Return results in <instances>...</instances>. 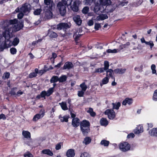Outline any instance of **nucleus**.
Masks as SVG:
<instances>
[{
	"instance_id": "39",
	"label": "nucleus",
	"mask_w": 157,
	"mask_h": 157,
	"mask_svg": "<svg viewBox=\"0 0 157 157\" xmlns=\"http://www.w3.org/2000/svg\"><path fill=\"white\" fill-rule=\"evenodd\" d=\"M72 2V0H62L61 2L66 5L67 6L71 5Z\"/></svg>"
},
{
	"instance_id": "14",
	"label": "nucleus",
	"mask_w": 157,
	"mask_h": 157,
	"mask_svg": "<svg viewBox=\"0 0 157 157\" xmlns=\"http://www.w3.org/2000/svg\"><path fill=\"white\" fill-rule=\"evenodd\" d=\"M44 2L45 4L46 5V8L52 9V7L54 6V4L51 0H44Z\"/></svg>"
},
{
	"instance_id": "62",
	"label": "nucleus",
	"mask_w": 157,
	"mask_h": 157,
	"mask_svg": "<svg viewBox=\"0 0 157 157\" xmlns=\"http://www.w3.org/2000/svg\"><path fill=\"white\" fill-rule=\"evenodd\" d=\"M135 136V135L133 133H131L128 134L127 136V138H133Z\"/></svg>"
},
{
	"instance_id": "9",
	"label": "nucleus",
	"mask_w": 157,
	"mask_h": 157,
	"mask_svg": "<svg viewBox=\"0 0 157 157\" xmlns=\"http://www.w3.org/2000/svg\"><path fill=\"white\" fill-rule=\"evenodd\" d=\"M17 21V20L16 19H14L13 20H10V24L8 25L7 27H5L4 28V29L5 30L6 28H7L10 25H11L13 27V30L14 29H16V31H18L19 30L21 29V28L19 26V25L17 24L16 25H15L13 27V25L14 24H16Z\"/></svg>"
},
{
	"instance_id": "38",
	"label": "nucleus",
	"mask_w": 157,
	"mask_h": 157,
	"mask_svg": "<svg viewBox=\"0 0 157 157\" xmlns=\"http://www.w3.org/2000/svg\"><path fill=\"white\" fill-rule=\"evenodd\" d=\"M91 141V139L90 137H86L84 139V140L83 141V143L85 145H87L89 144Z\"/></svg>"
},
{
	"instance_id": "24",
	"label": "nucleus",
	"mask_w": 157,
	"mask_h": 157,
	"mask_svg": "<svg viewBox=\"0 0 157 157\" xmlns=\"http://www.w3.org/2000/svg\"><path fill=\"white\" fill-rule=\"evenodd\" d=\"M41 154L47 155L50 156H52L53 155V152L49 149L43 150L41 151Z\"/></svg>"
},
{
	"instance_id": "57",
	"label": "nucleus",
	"mask_w": 157,
	"mask_h": 157,
	"mask_svg": "<svg viewBox=\"0 0 157 157\" xmlns=\"http://www.w3.org/2000/svg\"><path fill=\"white\" fill-rule=\"evenodd\" d=\"M146 44L147 45H149L151 48L154 45V44L152 41H150L148 42L147 41Z\"/></svg>"
},
{
	"instance_id": "49",
	"label": "nucleus",
	"mask_w": 157,
	"mask_h": 157,
	"mask_svg": "<svg viewBox=\"0 0 157 157\" xmlns=\"http://www.w3.org/2000/svg\"><path fill=\"white\" fill-rule=\"evenodd\" d=\"M10 76V73L9 72H6L4 73L2 76V78L4 80L8 78Z\"/></svg>"
},
{
	"instance_id": "33",
	"label": "nucleus",
	"mask_w": 157,
	"mask_h": 157,
	"mask_svg": "<svg viewBox=\"0 0 157 157\" xmlns=\"http://www.w3.org/2000/svg\"><path fill=\"white\" fill-rule=\"evenodd\" d=\"M89 128L80 127L81 130L84 135H87L89 132L90 130Z\"/></svg>"
},
{
	"instance_id": "25",
	"label": "nucleus",
	"mask_w": 157,
	"mask_h": 157,
	"mask_svg": "<svg viewBox=\"0 0 157 157\" xmlns=\"http://www.w3.org/2000/svg\"><path fill=\"white\" fill-rule=\"evenodd\" d=\"M149 134L151 136L157 137V127L153 128L149 131Z\"/></svg>"
},
{
	"instance_id": "64",
	"label": "nucleus",
	"mask_w": 157,
	"mask_h": 157,
	"mask_svg": "<svg viewBox=\"0 0 157 157\" xmlns=\"http://www.w3.org/2000/svg\"><path fill=\"white\" fill-rule=\"evenodd\" d=\"M1 119H2L3 120H5L6 119V117L4 114H2L0 115V120Z\"/></svg>"
},
{
	"instance_id": "61",
	"label": "nucleus",
	"mask_w": 157,
	"mask_h": 157,
	"mask_svg": "<svg viewBox=\"0 0 157 157\" xmlns=\"http://www.w3.org/2000/svg\"><path fill=\"white\" fill-rule=\"evenodd\" d=\"M15 88H13L10 92V94L12 95H15L16 94L15 91L14 90Z\"/></svg>"
},
{
	"instance_id": "10",
	"label": "nucleus",
	"mask_w": 157,
	"mask_h": 157,
	"mask_svg": "<svg viewBox=\"0 0 157 157\" xmlns=\"http://www.w3.org/2000/svg\"><path fill=\"white\" fill-rule=\"evenodd\" d=\"M105 114L108 116V118L110 120L113 119L115 117V113L113 109H107L105 112Z\"/></svg>"
},
{
	"instance_id": "51",
	"label": "nucleus",
	"mask_w": 157,
	"mask_h": 157,
	"mask_svg": "<svg viewBox=\"0 0 157 157\" xmlns=\"http://www.w3.org/2000/svg\"><path fill=\"white\" fill-rule=\"evenodd\" d=\"M152 99L155 101H157V89L155 90L154 92Z\"/></svg>"
},
{
	"instance_id": "18",
	"label": "nucleus",
	"mask_w": 157,
	"mask_h": 157,
	"mask_svg": "<svg viewBox=\"0 0 157 157\" xmlns=\"http://www.w3.org/2000/svg\"><path fill=\"white\" fill-rule=\"evenodd\" d=\"M90 123L89 122L86 120H83L81 122L80 127L88 128L90 127Z\"/></svg>"
},
{
	"instance_id": "50",
	"label": "nucleus",
	"mask_w": 157,
	"mask_h": 157,
	"mask_svg": "<svg viewBox=\"0 0 157 157\" xmlns=\"http://www.w3.org/2000/svg\"><path fill=\"white\" fill-rule=\"evenodd\" d=\"M96 1V0H85V3L86 5H90L93 2L95 3Z\"/></svg>"
},
{
	"instance_id": "22",
	"label": "nucleus",
	"mask_w": 157,
	"mask_h": 157,
	"mask_svg": "<svg viewBox=\"0 0 157 157\" xmlns=\"http://www.w3.org/2000/svg\"><path fill=\"white\" fill-rule=\"evenodd\" d=\"M59 104L60 105L62 110L64 111L69 110V107L67 106V103L65 101H62L59 103Z\"/></svg>"
},
{
	"instance_id": "11",
	"label": "nucleus",
	"mask_w": 157,
	"mask_h": 157,
	"mask_svg": "<svg viewBox=\"0 0 157 157\" xmlns=\"http://www.w3.org/2000/svg\"><path fill=\"white\" fill-rule=\"evenodd\" d=\"M45 112L44 109H41L39 113H37L34 116L33 121H36L38 119L42 118L44 115Z\"/></svg>"
},
{
	"instance_id": "34",
	"label": "nucleus",
	"mask_w": 157,
	"mask_h": 157,
	"mask_svg": "<svg viewBox=\"0 0 157 157\" xmlns=\"http://www.w3.org/2000/svg\"><path fill=\"white\" fill-rule=\"evenodd\" d=\"M112 104L113 105V109H112L113 110L114 109H118L121 105L120 102H119L115 103H113Z\"/></svg>"
},
{
	"instance_id": "48",
	"label": "nucleus",
	"mask_w": 157,
	"mask_h": 157,
	"mask_svg": "<svg viewBox=\"0 0 157 157\" xmlns=\"http://www.w3.org/2000/svg\"><path fill=\"white\" fill-rule=\"evenodd\" d=\"M81 36V34H77V32L74 33L73 37L75 38V40L77 41L78 40V39Z\"/></svg>"
},
{
	"instance_id": "44",
	"label": "nucleus",
	"mask_w": 157,
	"mask_h": 157,
	"mask_svg": "<svg viewBox=\"0 0 157 157\" xmlns=\"http://www.w3.org/2000/svg\"><path fill=\"white\" fill-rule=\"evenodd\" d=\"M105 70L103 68H96L95 69V71L94 72V73H101L104 71Z\"/></svg>"
},
{
	"instance_id": "32",
	"label": "nucleus",
	"mask_w": 157,
	"mask_h": 157,
	"mask_svg": "<svg viewBox=\"0 0 157 157\" xmlns=\"http://www.w3.org/2000/svg\"><path fill=\"white\" fill-rule=\"evenodd\" d=\"M48 35L52 38H56L57 36V35L56 33L50 30H48Z\"/></svg>"
},
{
	"instance_id": "4",
	"label": "nucleus",
	"mask_w": 157,
	"mask_h": 157,
	"mask_svg": "<svg viewBox=\"0 0 157 157\" xmlns=\"http://www.w3.org/2000/svg\"><path fill=\"white\" fill-rule=\"evenodd\" d=\"M67 6L59 2L57 5V9L59 11L60 14L62 16L65 15L66 13V7Z\"/></svg>"
},
{
	"instance_id": "8",
	"label": "nucleus",
	"mask_w": 157,
	"mask_h": 157,
	"mask_svg": "<svg viewBox=\"0 0 157 157\" xmlns=\"http://www.w3.org/2000/svg\"><path fill=\"white\" fill-rule=\"evenodd\" d=\"M71 25L70 23H59L57 25V28L58 30L63 29L64 31H66L71 27Z\"/></svg>"
},
{
	"instance_id": "52",
	"label": "nucleus",
	"mask_w": 157,
	"mask_h": 157,
	"mask_svg": "<svg viewBox=\"0 0 157 157\" xmlns=\"http://www.w3.org/2000/svg\"><path fill=\"white\" fill-rule=\"evenodd\" d=\"M85 92V91H84L82 90L78 91V96L79 97H83L84 94Z\"/></svg>"
},
{
	"instance_id": "1",
	"label": "nucleus",
	"mask_w": 157,
	"mask_h": 157,
	"mask_svg": "<svg viewBox=\"0 0 157 157\" xmlns=\"http://www.w3.org/2000/svg\"><path fill=\"white\" fill-rule=\"evenodd\" d=\"M11 25H10L7 28H6L2 33V36L5 39L4 45L3 46V49L8 48L12 44V42L10 41L11 38L10 33L13 31V27Z\"/></svg>"
},
{
	"instance_id": "53",
	"label": "nucleus",
	"mask_w": 157,
	"mask_h": 157,
	"mask_svg": "<svg viewBox=\"0 0 157 157\" xmlns=\"http://www.w3.org/2000/svg\"><path fill=\"white\" fill-rule=\"evenodd\" d=\"M156 66L154 64H152L151 66V69L152 71V73L153 74H156V71L155 70Z\"/></svg>"
},
{
	"instance_id": "27",
	"label": "nucleus",
	"mask_w": 157,
	"mask_h": 157,
	"mask_svg": "<svg viewBox=\"0 0 157 157\" xmlns=\"http://www.w3.org/2000/svg\"><path fill=\"white\" fill-rule=\"evenodd\" d=\"M126 71L125 68H117L114 70V72L116 74H122L125 72Z\"/></svg>"
},
{
	"instance_id": "26",
	"label": "nucleus",
	"mask_w": 157,
	"mask_h": 157,
	"mask_svg": "<svg viewBox=\"0 0 157 157\" xmlns=\"http://www.w3.org/2000/svg\"><path fill=\"white\" fill-rule=\"evenodd\" d=\"M100 124L101 125L106 126L109 123V122L107 119L105 118H102L100 121Z\"/></svg>"
},
{
	"instance_id": "15",
	"label": "nucleus",
	"mask_w": 157,
	"mask_h": 157,
	"mask_svg": "<svg viewBox=\"0 0 157 157\" xmlns=\"http://www.w3.org/2000/svg\"><path fill=\"white\" fill-rule=\"evenodd\" d=\"M73 67V65L71 62H66L63 67V70H70Z\"/></svg>"
},
{
	"instance_id": "3",
	"label": "nucleus",
	"mask_w": 157,
	"mask_h": 157,
	"mask_svg": "<svg viewBox=\"0 0 157 157\" xmlns=\"http://www.w3.org/2000/svg\"><path fill=\"white\" fill-rule=\"evenodd\" d=\"M100 4L103 6H106L105 10H107L108 12H112L114 9L112 8V6L110 5L111 2L110 0H99Z\"/></svg>"
},
{
	"instance_id": "28",
	"label": "nucleus",
	"mask_w": 157,
	"mask_h": 157,
	"mask_svg": "<svg viewBox=\"0 0 157 157\" xmlns=\"http://www.w3.org/2000/svg\"><path fill=\"white\" fill-rule=\"evenodd\" d=\"M69 117L68 116L65 115L63 117L60 115L59 116V118L61 122H67L68 121V119Z\"/></svg>"
},
{
	"instance_id": "21",
	"label": "nucleus",
	"mask_w": 157,
	"mask_h": 157,
	"mask_svg": "<svg viewBox=\"0 0 157 157\" xmlns=\"http://www.w3.org/2000/svg\"><path fill=\"white\" fill-rule=\"evenodd\" d=\"M133 102V100L131 98H126L122 102V104L126 105L127 104L129 105L131 104Z\"/></svg>"
},
{
	"instance_id": "45",
	"label": "nucleus",
	"mask_w": 157,
	"mask_h": 157,
	"mask_svg": "<svg viewBox=\"0 0 157 157\" xmlns=\"http://www.w3.org/2000/svg\"><path fill=\"white\" fill-rule=\"evenodd\" d=\"M104 67H103L105 71H106L109 69V62L108 61H105L104 63Z\"/></svg>"
},
{
	"instance_id": "5",
	"label": "nucleus",
	"mask_w": 157,
	"mask_h": 157,
	"mask_svg": "<svg viewBox=\"0 0 157 157\" xmlns=\"http://www.w3.org/2000/svg\"><path fill=\"white\" fill-rule=\"evenodd\" d=\"M94 3L95 4V6L94 7V11L97 14H100L105 10L104 7L103 6H102L101 5L98 3V0H97V2H96L95 3Z\"/></svg>"
},
{
	"instance_id": "17",
	"label": "nucleus",
	"mask_w": 157,
	"mask_h": 157,
	"mask_svg": "<svg viewBox=\"0 0 157 157\" xmlns=\"http://www.w3.org/2000/svg\"><path fill=\"white\" fill-rule=\"evenodd\" d=\"M80 120L76 117L73 119L72 122V124L74 127H77L79 125Z\"/></svg>"
},
{
	"instance_id": "55",
	"label": "nucleus",
	"mask_w": 157,
	"mask_h": 157,
	"mask_svg": "<svg viewBox=\"0 0 157 157\" xmlns=\"http://www.w3.org/2000/svg\"><path fill=\"white\" fill-rule=\"evenodd\" d=\"M40 94H41V97L42 98H44V99L45 98V96H47L46 91L44 90L42 91Z\"/></svg>"
},
{
	"instance_id": "46",
	"label": "nucleus",
	"mask_w": 157,
	"mask_h": 157,
	"mask_svg": "<svg viewBox=\"0 0 157 157\" xmlns=\"http://www.w3.org/2000/svg\"><path fill=\"white\" fill-rule=\"evenodd\" d=\"M53 88H50L47 91V96H50L53 92Z\"/></svg>"
},
{
	"instance_id": "35",
	"label": "nucleus",
	"mask_w": 157,
	"mask_h": 157,
	"mask_svg": "<svg viewBox=\"0 0 157 157\" xmlns=\"http://www.w3.org/2000/svg\"><path fill=\"white\" fill-rule=\"evenodd\" d=\"M67 77L65 75H62L59 78V82H63L66 81L67 79Z\"/></svg>"
},
{
	"instance_id": "12",
	"label": "nucleus",
	"mask_w": 157,
	"mask_h": 157,
	"mask_svg": "<svg viewBox=\"0 0 157 157\" xmlns=\"http://www.w3.org/2000/svg\"><path fill=\"white\" fill-rule=\"evenodd\" d=\"M129 44V42H127L126 44L122 45H121L120 47V49H114L113 50L111 49H108L107 50L106 52L108 53H116L120 51V50L123 49L124 48H125L126 47V46L128 45Z\"/></svg>"
},
{
	"instance_id": "20",
	"label": "nucleus",
	"mask_w": 157,
	"mask_h": 157,
	"mask_svg": "<svg viewBox=\"0 0 157 157\" xmlns=\"http://www.w3.org/2000/svg\"><path fill=\"white\" fill-rule=\"evenodd\" d=\"M66 154L67 157H74L75 155V150L72 149H69L67 151Z\"/></svg>"
},
{
	"instance_id": "30",
	"label": "nucleus",
	"mask_w": 157,
	"mask_h": 157,
	"mask_svg": "<svg viewBox=\"0 0 157 157\" xmlns=\"http://www.w3.org/2000/svg\"><path fill=\"white\" fill-rule=\"evenodd\" d=\"M106 76L110 77L112 79L114 80V77L113 75V71L111 69L106 70Z\"/></svg>"
},
{
	"instance_id": "23",
	"label": "nucleus",
	"mask_w": 157,
	"mask_h": 157,
	"mask_svg": "<svg viewBox=\"0 0 157 157\" xmlns=\"http://www.w3.org/2000/svg\"><path fill=\"white\" fill-rule=\"evenodd\" d=\"M22 135L25 138L28 140H29L31 139L30 133L27 131H23Z\"/></svg>"
},
{
	"instance_id": "63",
	"label": "nucleus",
	"mask_w": 157,
	"mask_h": 157,
	"mask_svg": "<svg viewBox=\"0 0 157 157\" xmlns=\"http://www.w3.org/2000/svg\"><path fill=\"white\" fill-rule=\"evenodd\" d=\"M56 57V54L54 52H53L52 54V56L50 58V60H52V59H55Z\"/></svg>"
},
{
	"instance_id": "13",
	"label": "nucleus",
	"mask_w": 157,
	"mask_h": 157,
	"mask_svg": "<svg viewBox=\"0 0 157 157\" xmlns=\"http://www.w3.org/2000/svg\"><path fill=\"white\" fill-rule=\"evenodd\" d=\"M80 3V1L78 0L75 1L73 5L71 6V10L74 12H77L78 10V6Z\"/></svg>"
},
{
	"instance_id": "36",
	"label": "nucleus",
	"mask_w": 157,
	"mask_h": 157,
	"mask_svg": "<svg viewBox=\"0 0 157 157\" xmlns=\"http://www.w3.org/2000/svg\"><path fill=\"white\" fill-rule=\"evenodd\" d=\"M59 81V77L57 76H53L50 80L51 83H54Z\"/></svg>"
},
{
	"instance_id": "37",
	"label": "nucleus",
	"mask_w": 157,
	"mask_h": 157,
	"mask_svg": "<svg viewBox=\"0 0 157 157\" xmlns=\"http://www.w3.org/2000/svg\"><path fill=\"white\" fill-rule=\"evenodd\" d=\"M109 141L103 140H102L100 144L105 147H107L109 146Z\"/></svg>"
},
{
	"instance_id": "6",
	"label": "nucleus",
	"mask_w": 157,
	"mask_h": 157,
	"mask_svg": "<svg viewBox=\"0 0 157 157\" xmlns=\"http://www.w3.org/2000/svg\"><path fill=\"white\" fill-rule=\"evenodd\" d=\"M52 9L45 8L44 9L45 12L42 15V17H43L45 20L51 18L52 15Z\"/></svg>"
},
{
	"instance_id": "42",
	"label": "nucleus",
	"mask_w": 157,
	"mask_h": 157,
	"mask_svg": "<svg viewBox=\"0 0 157 157\" xmlns=\"http://www.w3.org/2000/svg\"><path fill=\"white\" fill-rule=\"evenodd\" d=\"M89 7L88 6H85V7H84L83 8V9L82 10V12L83 13L85 14H87L88 13V12L89 11Z\"/></svg>"
},
{
	"instance_id": "40",
	"label": "nucleus",
	"mask_w": 157,
	"mask_h": 157,
	"mask_svg": "<svg viewBox=\"0 0 157 157\" xmlns=\"http://www.w3.org/2000/svg\"><path fill=\"white\" fill-rule=\"evenodd\" d=\"M80 157H91V155L87 152H83L81 153Z\"/></svg>"
},
{
	"instance_id": "41",
	"label": "nucleus",
	"mask_w": 157,
	"mask_h": 157,
	"mask_svg": "<svg viewBox=\"0 0 157 157\" xmlns=\"http://www.w3.org/2000/svg\"><path fill=\"white\" fill-rule=\"evenodd\" d=\"M19 42V40L17 37L14 38L12 42V44L14 46L17 45Z\"/></svg>"
},
{
	"instance_id": "43",
	"label": "nucleus",
	"mask_w": 157,
	"mask_h": 157,
	"mask_svg": "<svg viewBox=\"0 0 157 157\" xmlns=\"http://www.w3.org/2000/svg\"><path fill=\"white\" fill-rule=\"evenodd\" d=\"M80 87L81 88L82 90L85 91L87 88V86L84 82L82 83L80 85Z\"/></svg>"
},
{
	"instance_id": "56",
	"label": "nucleus",
	"mask_w": 157,
	"mask_h": 157,
	"mask_svg": "<svg viewBox=\"0 0 157 157\" xmlns=\"http://www.w3.org/2000/svg\"><path fill=\"white\" fill-rule=\"evenodd\" d=\"M10 53L12 55H14L16 53L17 51L15 48H11L10 49Z\"/></svg>"
},
{
	"instance_id": "47",
	"label": "nucleus",
	"mask_w": 157,
	"mask_h": 157,
	"mask_svg": "<svg viewBox=\"0 0 157 157\" xmlns=\"http://www.w3.org/2000/svg\"><path fill=\"white\" fill-rule=\"evenodd\" d=\"M41 11L42 9L41 8L37 9L34 11L33 13L35 15H40Z\"/></svg>"
},
{
	"instance_id": "29",
	"label": "nucleus",
	"mask_w": 157,
	"mask_h": 157,
	"mask_svg": "<svg viewBox=\"0 0 157 157\" xmlns=\"http://www.w3.org/2000/svg\"><path fill=\"white\" fill-rule=\"evenodd\" d=\"M38 73V70L36 68L35 69L34 72L30 73L29 75V78H32L34 77H36L37 74Z\"/></svg>"
},
{
	"instance_id": "19",
	"label": "nucleus",
	"mask_w": 157,
	"mask_h": 157,
	"mask_svg": "<svg viewBox=\"0 0 157 157\" xmlns=\"http://www.w3.org/2000/svg\"><path fill=\"white\" fill-rule=\"evenodd\" d=\"M73 20L75 23L78 25H81L82 20L80 18V16L79 15H76L73 17Z\"/></svg>"
},
{
	"instance_id": "2",
	"label": "nucleus",
	"mask_w": 157,
	"mask_h": 157,
	"mask_svg": "<svg viewBox=\"0 0 157 157\" xmlns=\"http://www.w3.org/2000/svg\"><path fill=\"white\" fill-rule=\"evenodd\" d=\"M31 9V5L28 3H25L21 7L17 8L15 11L17 13L21 12L24 13H29Z\"/></svg>"
},
{
	"instance_id": "54",
	"label": "nucleus",
	"mask_w": 157,
	"mask_h": 157,
	"mask_svg": "<svg viewBox=\"0 0 157 157\" xmlns=\"http://www.w3.org/2000/svg\"><path fill=\"white\" fill-rule=\"evenodd\" d=\"M109 82V78L107 77L104 78L102 80V82L103 84H106Z\"/></svg>"
},
{
	"instance_id": "58",
	"label": "nucleus",
	"mask_w": 157,
	"mask_h": 157,
	"mask_svg": "<svg viewBox=\"0 0 157 157\" xmlns=\"http://www.w3.org/2000/svg\"><path fill=\"white\" fill-rule=\"evenodd\" d=\"M24 156L25 157H33V155L29 152L25 153Z\"/></svg>"
},
{
	"instance_id": "60",
	"label": "nucleus",
	"mask_w": 157,
	"mask_h": 157,
	"mask_svg": "<svg viewBox=\"0 0 157 157\" xmlns=\"http://www.w3.org/2000/svg\"><path fill=\"white\" fill-rule=\"evenodd\" d=\"M24 13L21 12L17 14V18L18 19H20L22 18L24 16Z\"/></svg>"
},
{
	"instance_id": "7",
	"label": "nucleus",
	"mask_w": 157,
	"mask_h": 157,
	"mask_svg": "<svg viewBox=\"0 0 157 157\" xmlns=\"http://www.w3.org/2000/svg\"><path fill=\"white\" fill-rule=\"evenodd\" d=\"M120 150L123 152L128 151L130 149V144L127 142H124L121 143L119 145Z\"/></svg>"
},
{
	"instance_id": "31",
	"label": "nucleus",
	"mask_w": 157,
	"mask_h": 157,
	"mask_svg": "<svg viewBox=\"0 0 157 157\" xmlns=\"http://www.w3.org/2000/svg\"><path fill=\"white\" fill-rule=\"evenodd\" d=\"M108 18V16L106 14H101L97 17L96 20L97 21H100L103 20Z\"/></svg>"
},
{
	"instance_id": "16",
	"label": "nucleus",
	"mask_w": 157,
	"mask_h": 157,
	"mask_svg": "<svg viewBox=\"0 0 157 157\" xmlns=\"http://www.w3.org/2000/svg\"><path fill=\"white\" fill-rule=\"evenodd\" d=\"M143 131V126L141 125H139L136 127V129L134 130V132L135 134H136L142 133Z\"/></svg>"
},
{
	"instance_id": "59",
	"label": "nucleus",
	"mask_w": 157,
	"mask_h": 157,
	"mask_svg": "<svg viewBox=\"0 0 157 157\" xmlns=\"http://www.w3.org/2000/svg\"><path fill=\"white\" fill-rule=\"evenodd\" d=\"M101 27L100 24L98 23H95L94 25V29L96 30H98L99 28Z\"/></svg>"
}]
</instances>
